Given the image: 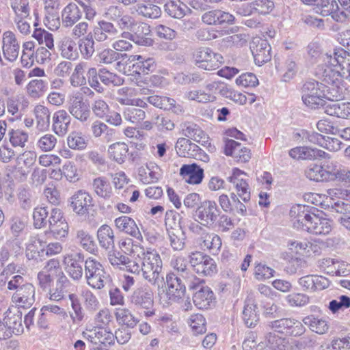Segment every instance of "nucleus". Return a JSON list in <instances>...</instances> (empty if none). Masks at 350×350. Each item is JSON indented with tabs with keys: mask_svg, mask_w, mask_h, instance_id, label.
I'll return each mask as SVG.
<instances>
[{
	"mask_svg": "<svg viewBox=\"0 0 350 350\" xmlns=\"http://www.w3.org/2000/svg\"><path fill=\"white\" fill-rule=\"evenodd\" d=\"M118 244L122 253L133 256L136 255L139 259V262H133V265H129V271L137 275L141 273L150 284L159 286V283L164 280L161 275L163 262L159 254L152 249L144 251L130 238H122Z\"/></svg>",
	"mask_w": 350,
	"mask_h": 350,
	"instance_id": "f257e3e1",
	"label": "nucleus"
},
{
	"mask_svg": "<svg viewBox=\"0 0 350 350\" xmlns=\"http://www.w3.org/2000/svg\"><path fill=\"white\" fill-rule=\"evenodd\" d=\"M322 63L316 68V75L323 82L333 84L341 88L342 96L345 89L342 85V79L350 81V55L343 49H337L331 53L321 55Z\"/></svg>",
	"mask_w": 350,
	"mask_h": 350,
	"instance_id": "f03ea898",
	"label": "nucleus"
},
{
	"mask_svg": "<svg viewBox=\"0 0 350 350\" xmlns=\"http://www.w3.org/2000/svg\"><path fill=\"white\" fill-rule=\"evenodd\" d=\"M343 98L341 88L325 82L306 81L302 87V100L311 109H317L325 104V100L338 101Z\"/></svg>",
	"mask_w": 350,
	"mask_h": 350,
	"instance_id": "7ed1b4c3",
	"label": "nucleus"
},
{
	"mask_svg": "<svg viewBox=\"0 0 350 350\" xmlns=\"http://www.w3.org/2000/svg\"><path fill=\"white\" fill-rule=\"evenodd\" d=\"M84 275L87 284L93 289L102 290L109 287L112 278L103 265L93 257L88 258L84 262Z\"/></svg>",
	"mask_w": 350,
	"mask_h": 350,
	"instance_id": "20e7f679",
	"label": "nucleus"
},
{
	"mask_svg": "<svg viewBox=\"0 0 350 350\" xmlns=\"http://www.w3.org/2000/svg\"><path fill=\"white\" fill-rule=\"evenodd\" d=\"M185 291L181 279L174 273H169L165 276L164 287L158 292L159 302L163 307H168L181 299Z\"/></svg>",
	"mask_w": 350,
	"mask_h": 350,
	"instance_id": "39448f33",
	"label": "nucleus"
},
{
	"mask_svg": "<svg viewBox=\"0 0 350 350\" xmlns=\"http://www.w3.org/2000/svg\"><path fill=\"white\" fill-rule=\"evenodd\" d=\"M13 12V22L18 31L23 35H28L31 32L29 0H9Z\"/></svg>",
	"mask_w": 350,
	"mask_h": 350,
	"instance_id": "423d86ee",
	"label": "nucleus"
},
{
	"mask_svg": "<svg viewBox=\"0 0 350 350\" xmlns=\"http://www.w3.org/2000/svg\"><path fill=\"white\" fill-rule=\"evenodd\" d=\"M131 301L135 306L146 310L144 311L145 317L154 315V310H151L154 304L153 293L148 286L137 288L131 296Z\"/></svg>",
	"mask_w": 350,
	"mask_h": 350,
	"instance_id": "0eeeda50",
	"label": "nucleus"
},
{
	"mask_svg": "<svg viewBox=\"0 0 350 350\" xmlns=\"http://www.w3.org/2000/svg\"><path fill=\"white\" fill-rule=\"evenodd\" d=\"M189 262L198 274L211 276L217 273V265L215 260L211 256L200 252H192L189 255Z\"/></svg>",
	"mask_w": 350,
	"mask_h": 350,
	"instance_id": "6e6552de",
	"label": "nucleus"
},
{
	"mask_svg": "<svg viewBox=\"0 0 350 350\" xmlns=\"http://www.w3.org/2000/svg\"><path fill=\"white\" fill-rule=\"evenodd\" d=\"M269 326L275 332L291 336H301L306 328L301 322L294 318H282L269 323Z\"/></svg>",
	"mask_w": 350,
	"mask_h": 350,
	"instance_id": "1a4fd4ad",
	"label": "nucleus"
},
{
	"mask_svg": "<svg viewBox=\"0 0 350 350\" xmlns=\"http://www.w3.org/2000/svg\"><path fill=\"white\" fill-rule=\"evenodd\" d=\"M172 219L173 213L167 212L165 222L168 239L170 246L174 251H181L185 247L186 236L178 224L174 222V226L172 224Z\"/></svg>",
	"mask_w": 350,
	"mask_h": 350,
	"instance_id": "9d476101",
	"label": "nucleus"
},
{
	"mask_svg": "<svg viewBox=\"0 0 350 350\" xmlns=\"http://www.w3.org/2000/svg\"><path fill=\"white\" fill-rule=\"evenodd\" d=\"M194 58L199 68L207 70L218 68L224 62V58L220 54L213 52L207 47L199 49L196 52Z\"/></svg>",
	"mask_w": 350,
	"mask_h": 350,
	"instance_id": "9b49d317",
	"label": "nucleus"
},
{
	"mask_svg": "<svg viewBox=\"0 0 350 350\" xmlns=\"http://www.w3.org/2000/svg\"><path fill=\"white\" fill-rule=\"evenodd\" d=\"M68 111L71 116L81 122L88 121L90 116L89 105L79 92L72 94L68 101Z\"/></svg>",
	"mask_w": 350,
	"mask_h": 350,
	"instance_id": "f8f14e48",
	"label": "nucleus"
},
{
	"mask_svg": "<svg viewBox=\"0 0 350 350\" xmlns=\"http://www.w3.org/2000/svg\"><path fill=\"white\" fill-rule=\"evenodd\" d=\"M49 232L55 239L64 238L68 232V224L64 217L62 211L57 208L51 209L48 219Z\"/></svg>",
	"mask_w": 350,
	"mask_h": 350,
	"instance_id": "ddd939ff",
	"label": "nucleus"
},
{
	"mask_svg": "<svg viewBox=\"0 0 350 350\" xmlns=\"http://www.w3.org/2000/svg\"><path fill=\"white\" fill-rule=\"evenodd\" d=\"M219 212L215 201L205 200L197 208L198 221L204 226L211 227L216 222Z\"/></svg>",
	"mask_w": 350,
	"mask_h": 350,
	"instance_id": "4468645a",
	"label": "nucleus"
},
{
	"mask_svg": "<svg viewBox=\"0 0 350 350\" xmlns=\"http://www.w3.org/2000/svg\"><path fill=\"white\" fill-rule=\"evenodd\" d=\"M316 209L307 205L295 204L290 210V216L293 221V225L297 228L305 230L314 214Z\"/></svg>",
	"mask_w": 350,
	"mask_h": 350,
	"instance_id": "2eb2a0df",
	"label": "nucleus"
},
{
	"mask_svg": "<svg viewBox=\"0 0 350 350\" xmlns=\"http://www.w3.org/2000/svg\"><path fill=\"white\" fill-rule=\"evenodd\" d=\"M245 176L243 171L233 168L232 175L227 180L233 185L238 196L247 202L250 200V188L247 180L245 178Z\"/></svg>",
	"mask_w": 350,
	"mask_h": 350,
	"instance_id": "dca6fc26",
	"label": "nucleus"
},
{
	"mask_svg": "<svg viewBox=\"0 0 350 350\" xmlns=\"http://www.w3.org/2000/svg\"><path fill=\"white\" fill-rule=\"evenodd\" d=\"M92 34L98 42H111L119 38L120 31L112 23L103 20L94 27Z\"/></svg>",
	"mask_w": 350,
	"mask_h": 350,
	"instance_id": "f3484780",
	"label": "nucleus"
},
{
	"mask_svg": "<svg viewBox=\"0 0 350 350\" xmlns=\"http://www.w3.org/2000/svg\"><path fill=\"white\" fill-rule=\"evenodd\" d=\"M2 52L5 59L10 62H14L18 57L20 45L15 33L6 31L2 36Z\"/></svg>",
	"mask_w": 350,
	"mask_h": 350,
	"instance_id": "a211bd4d",
	"label": "nucleus"
},
{
	"mask_svg": "<svg viewBox=\"0 0 350 350\" xmlns=\"http://www.w3.org/2000/svg\"><path fill=\"white\" fill-rule=\"evenodd\" d=\"M298 284L304 291L317 292L327 288L330 282L327 278L318 275H306L299 278Z\"/></svg>",
	"mask_w": 350,
	"mask_h": 350,
	"instance_id": "6ab92c4d",
	"label": "nucleus"
},
{
	"mask_svg": "<svg viewBox=\"0 0 350 350\" xmlns=\"http://www.w3.org/2000/svg\"><path fill=\"white\" fill-rule=\"evenodd\" d=\"M224 153L227 156H231L237 162L246 163L251 159L250 150L233 139H228L225 143Z\"/></svg>",
	"mask_w": 350,
	"mask_h": 350,
	"instance_id": "aec40b11",
	"label": "nucleus"
},
{
	"mask_svg": "<svg viewBox=\"0 0 350 350\" xmlns=\"http://www.w3.org/2000/svg\"><path fill=\"white\" fill-rule=\"evenodd\" d=\"M250 49L255 63L258 66L269 62L271 58V46L266 40L254 38L250 44Z\"/></svg>",
	"mask_w": 350,
	"mask_h": 350,
	"instance_id": "412c9836",
	"label": "nucleus"
},
{
	"mask_svg": "<svg viewBox=\"0 0 350 350\" xmlns=\"http://www.w3.org/2000/svg\"><path fill=\"white\" fill-rule=\"evenodd\" d=\"M332 230V221L329 219L323 217V212L320 214L314 213L305 229L306 231L317 235L328 234Z\"/></svg>",
	"mask_w": 350,
	"mask_h": 350,
	"instance_id": "4be33fe9",
	"label": "nucleus"
},
{
	"mask_svg": "<svg viewBox=\"0 0 350 350\" xmlns=\"http://www.w3.org/2000/svg\"><path fill=\"white\" fill-rule=\"evenodd\" d=\"M317 13L323 16H331L336 22L342 23L347 20L346 15L340 12L337 1L335 0H322L317 5Z\"/></svg>",
	"mask_w": 350,
	"mask_h": 350,
	"instance_id": "5701e85b",
	"label": "nucleus"
},
{
	"mask_svg": "<svg viewBox=\"0 0 350 350\" xmlns=\"http://www.w3.org/2000/svg\"><path fill=\"white\" fill-rule=\"evenodd\" d=\"M202 21L211 25H232L235 23V17L229 12L213 10L205 12L202 16Z\"/></svg>",
	"mask_w": 350,
	"mask_h": 350,
	"instance_id": "b1692460",
	"label": "nucleus"
},
{
	"mask_svg": "<svg viewBox=\"0 0 350 350\" xmlns=\"http://www.w3.org/2000/svg\"><path fill=\"white\" fill-rule=\"evenodd\" d=\"M12 301L19 307H30L35 301V287L30 283L22 285L12 295Z\"/></svg>",
	"mask_w": 350,
	"mask_h": 350,
	"instance_id": "393cba45",
	"label": "nucleus"
},
{
	"mask_svg": "<svg viewBox=\"0 0 350 350\" xmlns=\"http://www.w3.org/2000/svg\"><path fill=\"white\" fill-rule=\"evenodd\" d=\"M126 63H133L135 72L138 74L148 75L156 69L155 61L152 58H146L139 55H131L128 56Z\"/></svg>",
	"mask_w": 350,
	"mask_h": 350,
	"instance_id": "a878e982",
	"label": "nucleus"
},
{
	"mask_svg": "<svg viewBox=\"0 0 350 350\" xmlns=\"http://www.w3.org/2000/svg\"><path fill=\"white\" fill-rule=\"evenodd\" d=\"M70 123V114L64 109H59L53 115L52 130L58 136L63 137L68 133Z\"/></svg>",
	"mask_w": 350,
	"mask_h": 350,
	"instance_id": "bb28decb",
	"label": "nucleus"
},
{
	"mask_svg": "<svg viewBox=\"0 0 350 350\" xmlns=\"http://www.w3.org/2000/svg\"><path fill=\"white\" fill-rule=\"evenodd\" d=\"M83 255L80 253L76 254H66L64 257L63 262L68 275L74 280H79L83 275V270L80 260Z\"/></svg>",
	"mask_w": 350,
	"mask_h": 350,
	"instance_id": "cd10ccee",
	"label": "nucleus"
},
{
	"mask_svg": "<svg viewBox=\"0 0 350 350\" xmlns=\"http://www.w3.org/2000/svg\"><path fill=\"white\" fill-rule=\"evenodd\" d=\"M92 202V198L89 193L79 190L71 197L70 204L76 213L84 215L88 213Z\"/></svg>",
	"mask_w": 350,
	"mask_h": 350,
	"instance_id": "c85d7f7f",
	"label": "nucleus"
},
{
	"mask_svg": "<svg viewBox=\"0 0 350 350\" xmlns=\"http://www.w3.org/2000/svg\"><path fill=\"white\" fill-rule=\"evenodd\" d=\"M180 175L187 183L200 184L204 177V170L196 163L185 164L180 169Z\"/></svg>",
	"mask_w": 350,
	"mask_h": 350,
	"instance_id": "c756f323",
	"label": "nucleus"
},
{
	"mask_svg": "<svg viewBox=\"0 0 350 350\" xmlns=\"http://www.w3.org/2000/svg\"><path fill=\"white\" fill-rule=\"evenodd\" d=\"M286 350L288 348V340L284 337H280L275 333L266 335L265 342H260L256 350Z\"/></svg>",
	"mask_w": 350,
	"mask_h": 350,
	"instance_id": "7c9ffc66",
	"label": "nucleus"
},
{
	"mask_svg": "<svg viewBox=\"0 0 350 350\" xmlns=\"http://www.w3.org/2000/svg\"><path fill=\"white\" fill-rule=\"evenodd\" d=\"M118 230L137 239L142 238L140 230L133 219L128 216H120L114 220Z\"/></svg>",
	"mask_w": 350,
	"mask_h": 350,
	"instance_id": "2f4dec72",
	"label": "nucleus"
},
{
	"mask_svg": "<svg viewBox=\"0 0 350 350\" xmlns=\"http://www.w3.org/2000/svg\"><path fill=\"white\" fill-rule=\"evenodd\" d=\"M138 176L144 184L157 182L162 176L160 167L154 163H150L146 167H141L138 170Z\"/></svg>",
	"mask_w": 350,
	"mask_h": 350,
	"instance_id": "473e14b6",
	"label": "nucleus"
},
{
	"mask_svg": "<svg viewBox=\"0 0 350 350\" xmlns=\"http://www.w3.org/2000/svg\"><path fill=\"white\" fill-rule=\"evenodd\" d=\"M82 17V12L75 3H68L62 10V22L64 27H73Z\"/></svg>",
	"mask_w": 350,
	"mask_h": 350,
	"instance_id": "72a5a7b5",
	"label": "nucleus"
},
{
	"mask_svg": "<svg viewBox=\"0 0 350 350\" xmlns=\"http://www.w3.org/2000/svg\"><path fill=\"white\" fill-rule=\"evenodd\" d=\"M214 293L208 286H202L193 296L195 306L199 309H207L214 302Z\"/></svg>",
	"mask_w": 350,
	"mask_h": 350,
	"instance_id": "f704fd0d",
	"label": "nucleus"
},
{
	"mask_svg": "<svg viewBox=\"0 0 350 350\" xmlns=\"http://www.w3.org/2000/svg\"><path fill=\"white\" fill-rule=\"evenodd\" d=\"M97 239L99 245L109 252L115 247V236L113 230L107 224H103L97 230Z\"/></svg>",
	"mask_w": 350,
	"mask_h": 350,
	"instance_id": "c9c22d12",
	"label": "nucleus"
},
{
	"mask_svg": "<svg viewBox=\"0 0 350 350\" xmlns=\"http://www.w3.org/2000/svg\"><path fill=\"white\" fill-rule=\"evenodd\" d=\"M181 132L186 137L198 143L206 142L208 138L199 126L191 122H186L181 124Z\"/></svg>",
	"mask_w": 350,
	"mask_h": 350,
	"instance_id": "e433bc0d",
	"label": "nucleus"
},
{
	"mask_svg": "<svg viewBox=\"0 0 350 350\" xmlns=\"http://www.w3.org/2000/svg\"><path fill=\"white\" fill-rule=\"evenodd\" d=\"M29 101L21 95L11 96L6 99L8 112L18 118L21 117V112L29 106Z\"/></svg>",
	"mask_w": 350,
	"mask_h": 350,
	"instance_id": "4c0bfd02",
	"label": "nucleus"
},
{
	"mask_svg": "<svg viewBox=\"0 0 350 350\" xmlns=\"http://www.w3.org/2000/svg\"><path fill=\"white\" fill-rule=\"evenodd\" d=\"M84 336L94 343H102L110 345L114 340V334L108 332L105 327H95L94 329L84 333Z\"/></svg>",
	"mask_w": 350,
	"mask_h": 350,
	"instance_id": "58836bf2",
	"label": "nucleus"
},
{
	"mask_svg": "<svg viewBox=\"0 0 350 350\" xmlns=\"http://www.w3.org/2000/svg\"><path fill=\"white\" fill-rule=\"evenodd\" d=\"M92 188L95 193L104 199H109L113 195L112 187L107 178H96L92 182Z\"/></svg>",
	"mask_w": 350,
	"mask_h": 350,
	"instance_id": "ea45409f",
	"label": "nucleus"
},
{
	"mask_svg": "<svg viewBox=\"0 0 350 350\" xmlns=\"http://www.w3.org/2000/svg\"><path fill=\"white\" fill-rule=\"evenodd\" d=\"M198 241L202 248L208 250L213 254L217 253L221 247V238L214 233L206 232L202 237H198Z\"/></svg>",
	"mask_w": 350,
	"mask_h": 350,
	"instance_id": "a19ab883",
	"label": "nucleus"
},
{
	"mask_svg": "<svg viewBox=\"0 0 350 350\" xmlns=\"http://www.w3.org/2000/svg\"><path fill=\"white\" fill-rule=\"evenodd\" d=\"M325 113L340 118L350 119V103L335 102L325 107Z\"/></svg>",
	"mask_w": 350,
	"mask_h": 350,
	"instance_id": "79ce46f5",
	"label": "nucleus"
},
{
	"mask_svg": "<svg viewBox=\"0 0 350 350\" xmlns=\"http://www.w3.org/2000/svg\"><path fill=\"white\" fill-rule=\"evenodd\" d=\"M58 48L64 58L74 60L78 56L76 43L69 37L63 38L58 44Z\"/></svg>",
	"mask_w": 350,
	"mask_h": 350,
	"instance_id": "37998d69",
	"label": "nucleus"
},
{
	"mask_svg": "<svg viewBox=\"0 0 350 350\" xmlns=\"http://www.w3.org/2000/svg\"><path fill=\"white\" fill-rule=\"evenodd\" d=\"M115 316L118 324L125 325L129 328H133L139 322L132 311L127 308H116Z\"/></svg>",
	"mask_w": 350,
	"mask_h": 350,
	"instance_id": "c03bdc74",
	"label": "nucleus"
},
{
	"mask_svg": "<svg viewBox=\"0 0 350 350\" xmlns=\"http://www.w3.org/2000/svg\"><path fill=\"white\" fill-rule=\"evenodd\" d=\"M256 305L251 299H246L243 310V319L247 327L255 326L258 321V314L256 311Z\"/></svg>",
	"mask_w": 350,
	"mask_h": 350,
	"instance_id": "a18cd8bd",
	"label": "nucleus"
},
{
	"mask_svg": "<svg viewBox=\"0 0 350 350\" xmlns=\"http://www.w3.org/2000/svg\"><path fill=\"white\" fill-rule=\"evenodd\" d=\"M303 322L309 327L311 331L319 334H323L329 329L328 323L325 319L314 315L306 317L303 319Z\"/></svg>",
	"mask_w": 350,
	"mask_h": 350,
	"instance_id": "49530a36",
	"label": "nucleus"
},
{
	"mask_svg": "<svg viewBox=\"0 0 350 350\" xmlns=\"http://www.w3.org/2000/svg\"><path fill=\"white\" fill-rule=\"evenodd\" d=\"M80 297L86 311L93 313L100 308V301L91 290L87 288H83L80 293Z\"/></svg>",
	"mask_w": 350,
	"mask_h": 350,
	"instance_id": "de8ad7c7",
	"label": "nucleus"
},
{
	"mask_svg": "<svg viewBox=\"0 0 350 350\" xmlns=\"http://www.w3.org/2000/svg\"><path fill=\"white\" fill-rule=\"evenodd\" d=\"M3 319L12 335H18L23 333V327L21 314L12 313L11 311L6 312Z\"/></svg>",
	"mask_w": 350,
	"mask_h": 350,
	"instance_id": "09e8293b",
	"label": "nucleus"
},
{
	"mask_svg": "<svg viewBox=\"0 0 350 350\" xmlns=\"http://www.w3.org/2000/svg\"><path fill=\"white\" fill-rule=\"evenodd\" d=\"M37 127L41 131L46 130L50 125V111L49 109L41 105H38L33 110Z\"/></svg>",
	"mask_w": 350,
	"mask_h": 350,
	"instance_id": "8fccbe9b",
	"label": "nucleus"
},
{
	"mask_svg": "<svg viewBox=\"0 0 350 350\" xmlns=\"http://www.w3.org/2000/svg\"><path fill=\"white\" fill-rule=\"evenodd\" d=\"M136 12L139 15L148 18H157L161 14V8L150 2L138 3L136 7Z\"/></svg>",
	"mask_w": 350,
	"mask_h": 350,
	"instance_id": "3c124183",
	"label": "nucleus"
},
{
	"mask_svg": "<svg viewBox=\"0 0 350 350\" xmlns=\"http://www.w3.org/2000/svg\"><path fill=\"white\" fill-rule=\"evenodd\" d=\"M129 148L125 143H115L111 144L108 149L110 158L118 163L124 162Z\"/></svg>",
	"mask_w": 350,
	"mask_h": 350,
	"instance_id": "603ef678",
	"label": "nucleus"
},
{
	"mask_svg": "<svg viewBox=\"0 0 350 350\" xmlns=\"http://www.w3.org/2000/svg\"><path fill=\"white\" fill-rule=\"evenodd\" d=\"M8 135L13 147L24 148L29 141L28 133L20 129H10Z\"/></svg>",
	"mask_w": 350,
	"mask_h": 350,
	"instance_id": "864d4df0",
	"label": "nucleus"
},
{
	"mask_svg": "<svg viewBox=\"0 0 350 350\" xmlns=\"http://www.w3.org/2000/svg\"><path fill=\"white\" fill-rule=\"evenodd\" d=\"M167 14L175 18H181L185 15L187 6L180 0H173L167 2L164 6Z\"/></svg>",
	"mask_w": 350,
	"mask_h": 350,
	"instance_id": "5fc2aeb1",
	"label": "nucleus"
},
{
	"mask_svg": "<svg viewBox=\"0 0 350 350\" xmlns=\"http://www.w3.org/2000/svg\"><path fill=\"white\" fill-rule=\"evenodd\" d=\"M120 38L112 43V48L117 52L131 50L133 44L131 41H135V36L128 31L120 32Z\"/></svg>",
	"mask_w": 350,
	"mask_h": 350,
	"instance_id": "6e6d98bb",
	"label": "nucleus"
},
{
	"mask_svg": "<svg viewBox=\"0 0 350 350\" xmlns=\"http://www.w3.org/2000/svg\"><path fill=\"white\" fill-rule=\"evenodd\" d=\"M77 243L86 251L94 254L96 251V245L93 237L83 230H79L77 232Z\"/></svg>",
	"mask_w": 350,
	"mask_h": 350,
	"instance_id": "4d7b16f0",
	"label": "nucleus"
},
{
	"mask_svg": "<svg viewBox=\"0 0 350 350\" xmlns=\"http://www.w3.org/2000/svg\"><path fill=\"white\" fill-rule=\"evenodd\" d=\"M67 144L71 149L82 150L86 148L88 141L81 132L75 131L68 135Z\"/></svg>",
	"mask_w": 350,
	"mask_h": 350,
	"instance_id": "13d9d810",
	"label": "nucleus"
},
{
	"mask_svg": "<svg viewBox=\"0 0 350 350\" xmlns=\"http://www.w3.org/2000/svg\"><path fill=\"white\" fill-rule=\"evenodd\" d=\"M28 95L33 98H40L46 90V83L42 79H33L29 82L27 87Z\"/></svg>",
	"mask_w": 350,
	"mask_h": 350,
	"instance_id": "bf43d9fd",
	"label": "nucleus"
},
{
	"mask_svg": "<svg viewBox=\"0 0 350 350\" xmlns=\"http://www.w3.org/2000/svg\"><path fill=\"white\" fill-rule=\"evenodd\" d=\"M281 71L283 72L282 81L288 82L293 79L298 71V67L295 60L293 57H288L285 60Z\"/></svg>",
	"mask_w": 350,
	"mask_h": 350,
	"instance_id": "052dcab7",
	"label": "nucleus"
},
{
	"mask_svg": "<svg viewBox=\"0 0 350 350\" xmlns=\"http://www.w3.org/2000/svg\"><path fill=\"white\" fill-rule=\"evenodd\" d=\"M107 258L109 263L113 267L124 265L129 271V265H133L129 257L122 254L120 252L111 250L107 252Z\"/></svg>",
	"mask_w": 350,
	"mask_h": 350,
	"instance_id": "680f3d73",
	"label": "nucleus"
},
{
	"mask_svg": "<svg viewBox=\"0 0 350 350\" xmlns=\"http://www.w3.org/2000/svg\"><path fill=\"white\" fill-rule=\"evenodd\" d=\"M177 154L183 157H190L192 156V154L189 152L191 149L195 150L196 148L199 147L191 142L189 139L181 137L177 140V142L175 146Z\"/></svg>",
	"mask_w": 350,
	"mask_h": 350,
	"instance_id": "e2e57ef3",
	"label": "nucleus"
},
{
	"mask_svg": "<svg viewBox=\"0 0 350 350\" xmlns=\"http://www.w3.org/2000/svg\"><path fill=\"white\" fill-rule=\"evenodd\" d=\"M94 40L93 34H88L79 41V48L86 59L91 57L94 53Z\"/></svg>",
	"mask_w": 350,
	"mask_h": 350,
	"instance_id": "0e129e2a",
	"label": "nucleus"
},
{
	"mask_svg": "<svg viewBox=\"0 0 350 350\" xmlns=\"http://www.w3.org/2000/svg\"><path fill=\"white\" fill-rule=\"evenodd\" d=\"M33 37L40 44H44L49 49H54V40L52 33L41 28H36Z\"/></svg>",
	"mask_w": 350,
	"mask_h": 350,
	"instance_id": "69168bd1",
	"label": "nucleus"
},
{
	"mask_svg": "<svg viewBox=\"0 0 350 350\" xmlns=\"http://www.w3.org/2000/svg\"><path fill=\"white\" fill-rule=\"evenodd\" d=\"M41 241L38 235L31 236L26 245V256L29 259H36L39 256Z\"/></svg>",
	"mask_w": 350,
	"mask_h": 350,
	"instance_id": "338daca9",
	"label": "nucleus"
},
{
	"mask_svg": "<svg viewBox=\"0 0 350 350\" xmlns=\"http://www.w3.org/2000/svg\"><path fill=\"white\" fill-rule=\"evenodd\" d=\"M98 77L100 80L107 85L119 86L124 83V79L122 77L105 69L100 70Z\"/></svg>",
	"mask_w": 350,
	"mask_h": 350,
	"instance_id": "774afa93",
	"label": "nucleus"
}]
</instances>
